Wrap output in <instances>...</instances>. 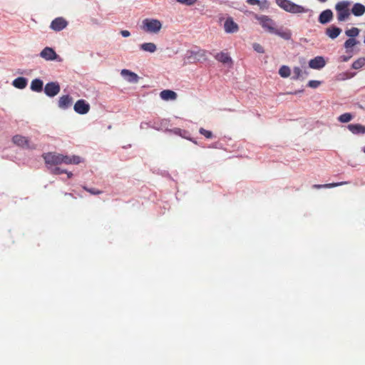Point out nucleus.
I'll return each mask as SVG.
<instances>
[{
    "mask_svg": "<svg viewBox=\"0 0 365 365\" xmlns=\"http://www.w3.org/2000/svg\"><path fill=\"white\" fill-rule=\"evenodd\" d=\"M43 158L47 168L57 166L63 163L66 165H77L81 163V158L79 156L63 155L56 153H45L43 155Z\"/></svg>",
    "mask_w": 365,
    "mask_h": 365,
    "instance_id": "obj_1",
    "label": "nucleus"
},
{
    "mask_svg": "<svg viewBox=\"0 0 365 365\" xmlns=\"http://www.w3.org/2000/svg\"><path fill=\"white\" fill-rule=\"evenodd\" d=\"M351 3L348 1H341L335 5V10L336 11L337 20L339 21H344L349 19L350 16L349 6Z\"/></svg>",
    "mask_w": 365,
    "mask_h": 365,
    "instance_id": "obj_2",
    "label": "nucleus"
},
{
    "mask_svg": "<svg viewBox=\"0 0 365 365\" xmlns=\"http://www.w3.org/2000/svg\"><path fill=\"white\" fill-rule=\"evenodd\" d=\"M277 3L282 9L292 14H301L307 11V9L303 6L289 0H277Z\"/></svg>",
    "mask_w": 365,
    "mask_h": 365,
    "instance_id": "obj_3",
    "label": "nucleus"
},
{
    "mask_svg": "<svg viewBox=\"0 0 365 365\" xmlns=\"http://www.w3.org/2000/svg\"><path fill=\"white\" fill-rule=\"evenodd\" d=\"M141 28L147 33L158 34L162 29V23L158 19H145L142 22Z\"/></svg>",
    "mask_w": 365,
    "mask_h": 365,
    "instance_id": "obj_4",
    "label": "nucleus"
},
{
    "mask_svg": "<svg viewBox=\"0 0 365 365\" xmlns=\"http://www.w3.org/2000/svg\"><path fill=\"white\" fill-rule=\"evenodd\" d=\"M255 18L259 21V24L266 31L271 34H273L275 31L276 24L269 16L255 14Z\"/></svg>",
    "mask_w": 365,
    "mask_h": 365,
    "instance_id": "obj_5",
    "label": "nucleus"
},
{
    "mask_svg": "<svg viewBox=\"0 0 365 365\" xmlns=\"http://www.w3.org/2000/svg\"><path fill=\"white\" fill-rule=\"evenodd\" d=\"M61 91V87L57 82H50L46 84L44 93L49 97L56 96Z\"/></svg>",
    "mask_w": 365,
    "mask_h": 365,
    "instance_id": "obj_6",
    "label": "nucleus"
},
{
    "mask_svg": "<svg viewBox=\"0 0 365 365\" xmlns=\"http://www.w3.org/2000/svg\"><path fill=\"white\" fill-rule=\"evenodd\" d=\"M90 105L85 100L81 99L78 100L74 104L73 109L74 110L81 115H84L88 113L90 110Z\"/></svg>",
    "mask_w": 365,
    "mask_h": 365,
    "instance_id": "obj_7",
    "label": "nucleus"
},
{
    "mask_svg": "<svg viewBox=\"0 0 365 365\" xmlns=\"http://www.w3.org/2000/svg\"><path fill=\"white\" fill-rule=\"evenodd\" d=\"M68 25V22L63 17H58L53 19L50 25L51 29L56 31H60L65 29Z\"/></svg>",
    "mask_w": 365,
    "mask_h": 365,
    "instance_id": "obj_8",
    "label": "nucleus"
},
{
    "mask_svg": "<svg viewBox=\"0 0 365 365\" xmlns=\"http://www.w3.org/2000/svg\"><path fill=\"white\" fill-rule=\"evenodd\" d=\"M224 29L227 34H233L239 31V26L234 21L232 17H228L224 23Z\"/></svg>",
    "mask_w": 365,
    "mask_h": 365,
    "instance_id": "obj_9",
    "label": "nucleus"
},
{
    "mask_svg": "<svg viewBox=\"0 0 365 365\" xmlns=\"http://www.w3.org/2000/svg\"><path fill=\"white\" fill-rule=\"evenodd\" d=\"M13 143L20 147L26 148H34V146L29 145V140L26 137L16 135L12 138Z\"/></svg>",
    "mask_w": 365,
    "mask_h": 365,
    "instance_id": "obj_10",
    "label": "nucleus"
},
{
    "mask_svg": "<svg viewBox=\"0 0 365 365\" xmlns=\"http://www.w3.org/2000/svg\"><path fill=\"white\" fill-rule=\"evenodd\" d=\"M73 103V98L69 95L61 96L58 101V106L61 109L66 110L71 107Z\"/></svg>",
    "mask_w": 365,
    "mask_h": 365,
    "instance_id": "obj_11",
    "label": "nucleus"
},
{
    "mask_svg": "<svg viewBox=\"0 0 365 365\" xmlns=\"http://www.w3.org/2000/svg\"><path fill=\"white\" fill-rule=\"evenodd\" d=\"M40 56L41 58L47 61H53L57 58L56 53L52 48L50 47H46L43 48L40 53Z\"/></svg>",
    "mask_w": 365,
    "mask_h": 365,
    "instance_id": "obj_12",
    "label": "nucleus"
},
{
    "mask_svg": "<svg viewBox=\"0 0 365 365\" xmlns=\"http://www.w3.org/2000/svg\"><path fill=\"white\" fill-rule=\"evenodd\" d=\"M325 64L326 62L322 56H317L309 62V66L313 69H321Z\"/></svg>",
    "mask_w": 365,
    "mask_h": 365,
    "instance_id": "obj_13",
    "label": "nucleus"
},
{
    "mask_svg": "<svg viewBox=\"0 0 365 365\" xmlns=\"http://www.w3.org/2000/svg\"><path fill=\"white\" fill-rule=\"evenodd\" d=\"M332 19H333V13L331 11V10L327 9V10L323 11L320 14V15L319 16V21L322 24H326L329 23V21H331L332 20Z\"/></svg>",
    "mask_w": 365,
    "mask_h": 365,
    "instance_id": "obj_14",
    "label": "nucleus"
},
{
    "mask_svg": "<svg viewBox=\"0 0 365 365\" xmlns=\"http://www.w3.org/2000/svg\"><path fill=\"white\" fill-rule=\"evenodd\" d=\"M120 73L123 77L126 78L128 82L137 83L138 81V75L129 70L123 69Z\"/></svg>",
    "mask_w": 365,
    "mask_h": 365,
    "instance_id": "obj_15",
    "label": "nucleus"
},
{
    "mask_svg": "<svg viewBox=\"0 0 365 365\" xmlns=\"http://www.w3.org/2000/svg\"><path fill=\"white\" fill-rule=\"evenodd\" d=\"M341 32V29L335 26H331L326 29V34L331 39L336 38Z\"/></svg>",
    "mask_w": 365,
    "mask_h": 365,
    "instance_id": "obj_16",
    "label": "nucleus"
},
{
    "mask_svg": "<svg viewBox=\"0 0 365 365\" xmlns=\"http://www.w3.org/2000/svg\"><path fill=\"white\" fill-rule=\"evenodd\" d=\"M348 129L355 135L365 133V126L361 124H349Z\"/></svg>",
    "mask_w": 365,
    "mask_h": 365,
    "instance_id": "obj_17",
    "label": "nucleus"
},
{
    "mask_svg": "<svg viewBox=\"0 0 365 365\" xmlns=\"http://www.w3.org/2000/svg\"><path fill=\"white\" fill-rule=\"evenodd\" d=\"M160 98L164 101L175 100L177 93L171 90H164L160 93Z\"/></svg>",
    "mask_w": 365,
    "mask_h": 365,
    "instance_id": "obj_18",
    "label": "nucleus"
},
{
    "mask_svg": "<svg viewBox=\"0 0 365 365\" xmlns=\"http://www.w3.org/2000/svg\"><path fill=\"white\" fill-rule=\"evenodd\" d=\"M43 81L38 78L34 79L31 83V89L34 92H41L43 91Z\"/></svg>",
    "mask_w": 365,
    "mask_h": 365,
    "instance_id": "obj_19",
    "label": "nucleus"
},
{
    "mask_svg": "<svg viewBox=\"0 0 365 365\" xmlns=\"http://www.w3.org/2000/svg\"><path fill=\"white\" fill-rule=\"evenodd\" d=\"M12 85L19 89H24L27 86V79L24 77H18L13 81Z\"/></svg>",
    "mask_w": 365,
    "mask_h": 365,
    "instance_id": "obj_20",
    "label": "nucleus"
},
{
    "mask_svg": "<svg viewBox=\"0 0 365 365\" xmlns=\"http://www.w3.org/2000/svg\"><path fill=\"white\" fill-rule=\"evenodd\" d=\"M351 12L356 16H362L365 13V6L361 4L356 3L353 6Z\"/></svg>",
    "mask_w": 365,
    "mask_h": 365,
    "instance_id": "obj_21",
    "label": "nucleus"
},
{
    "mask_svg": "<svg viewBox=\"0 0 365 365\" xmlns=\"http://www.w3.org/2000/svg\"><path fill=\"white\" fill-rule=\"evenodd\" d=\"M215 59L223 63H227L232 61L231 58L227 53L220 52L215 56Z\"/></svg>",
    "mask_w": 365,
    "mask_h": 365,
    "instance_id": "obj_22",
    "label": "nucleus"
},
{
    "mask_svg": "<svg viewBox=\"0 0 365 365\" xmlns=\"http://www.w3.org/2000/svg\"><path fill=\"white\" fill-rule=\"evenodd\" d=\"M141 50L150 53H154L157 50V46L154 43H144L140 45Z\"/></svg>",
    "mask_w": 365,
    "mask_h": 365,
    "instance_id": "obj_23",
    "label": "nucleus"
},
{
    "mask_svg": "<svg viewBox=\"0 0 365 365\" xmlns=\"http://www.w3.org/2000/svg\"><path fill=\"white\" fill-rule=\"evenodd\" d=\"M191 56L190 57H193L195 59H197L200 61L201 58L205 59L206 58V51L205 50H198L197 51H191L190 52Z\"/></svg>",
    "mask_w": 365,
    "mask_h": 365,
    "instance_id": "obj_24",
    "label": "nucleus"
},
{
    "mask_svg": "<svg viewBox=\"0 0 365 365\" xmlns=\"http://www.w3.org/2000/svg\"><path fill=\"white\" fill-rule=\"evenodd\" d=\"M273 34L280 36L281 38H282L285 40L290 39L291 36H292V34H291L290 31H289V30L279 31L277 28L275 29V31Z\"/></svg>",
    "mask_w": 365,
    "mask_h": 365,
    "instance_id": "obj_25",
    "label": "nucleus"
},
{
    "mask_svg": "<svg viewBox=\"0 0 365 365\" xmlns=\"http://www.w3.org/2000/svg\"><path fill=\"white\" fill-rule=\"evenodd\" d=\"M247 3L250 5H258L261 9H264L268 6L267 0L260 1L259 0H247Z\"/></svg>",
    "mask_w": 365,
    "mask_h": 365,
    "instance_id": "obj_26",
    "label": "nucleus"
},
{
    "mask_svg": "<svg viewBox=\"0 0 365 365\" xmlns=\"http://www.w3.org/2000/svg\"><path fill=\"white\" fill-rule=\"evenodd\" d=\"M346 182H336V183H329V184H324V185H314L313 187L316 189H320V188H331L334 187L336 186H339L344 184H346Z\"/></svg>",
    "mask_w": 365,
    "mask_h": 365,
    "instance_id": "obj_27",
    "label": "nucleus"
},
{
    "mask_svg": "<svg viewBox=\"0 0 365 365\" xmlns=\"http://www.w3.org/2000/svg\"><path fill=\"white\" fill-rule=\"evenodd\" d=\"M354 118V115L350 113H345L338 117V120L341 123H345L351 121Z\"/></svg>",
    "mask_w": 365,
    "mask_h": 365,
    "instance_id": "obj_28",
    "label": "nucleus"
},
{
    "mask_svg": "<svg viewBox=\"0 0 365 365\" xmlns=\"http://www.w3.org/2000/svg\"><path fill=\"white\" fill-rule=\"evenodd\" d=\"M364 65H365V58L361 57L353 62L352 68L356 70V69H359V68H362Z\"/></svg>",
    "mask_w": 365,
    "mask_h": 365,
    "instance_id": "obj_29",
    "label": "nucleus"
},
{
    "mask_svg": "<svg viewBox=\"0 0 365 365\" xmlns=\"http://www.w3.org/2000/svg\"><path fill=\"white\" fill-rule=\"evenodd\" d=\"M279 74L282 78H287L290 76V68L287 66H282L279 70Z\"/></svg>",
    "mask_w": 365,
    "mask_h": 365,
    "instance_id": "obj_30",
    "label": "nucleus"
},
{
    "mask_svg": "<svg viewBox=\"0 0 365 365\" xmlns=\"http://www.w3.org/2000/svg\"><path fill=\"white\" fill-rule=\"evenodd\" d=\"M346 35L350 37V38H354L359 34V29L356 27H353L351 29L346 30L345 32Z\"/></svg>",
    "mask_w": 365,
    "mask_h": 365,
    "instance_id": "obj_31",
    "label": "nucleus"
},
{
    "mask_svg": "<svg viewBox=\"0 0 365 365\" xmlns=\"http://www.w3.org/2000/svg\"><path fill=\"white\" fill-rule=\"evenodd\" d=\"M357 43H359V41H356L355 38H349L345 41L344 46L345 48L348 50L349 48H351L356 46Z\"/></svg>",
    "mask_w": 365,
    "mask_h": 365,
    "instance_id": "obj_32",
    "label": "nucleus"
},
{
    "mask_svg": "<svg viewBox=\"0 0 365 365\" xmlns=\"http://www.w3.org/2000/svg\"><path fill=\"white\" fill-rule=\"evenodd\" d=\"M50 173L53 175H60L66 173V170H63L57 166L48 167L47 168Z\"/></svg>",
    "mask_w": 365,
    "mask_h": 365,
    "instance_id": "obj_33",
    "label": "nucleus"
},
{
    "mask_svg": "<svg viewBox=\"0 0 365 365\" xmlns=\"http://www.w3.org/2000/svg\"><path fill=\"white\" fill-rule=\"evenodd\" d=\"M302 71L299 67H294L293 68L292 79L297 80L302 76Z\"/></svg>",
    "mask_w": 365,
    "mask_h": 365,
    "instance_id": "obj_34",
    "label": "nucleus"
},
{
    "mask_svg": "<svg viewBox=\"0 0 365 365\" xmlns=\"http://www.w3.org/2000/svg\"><path fill=\"white\" fill-rule=\"evenodd\" d=\"M199 133L201 135H204L207 139H210L213 136V134H212V133L210 130H205L203 128H200Z\"/></svg>",
    "mask_w": 365,
    "mask_h": 365,
    "instance_id": "obj_35",
    "label": "nucleus"
},
{
    "mask_svg": "<svg viewBox=\"0 0 365 365\" xmlns=\"http://www.w3.org/2000/svg\"><path fill=\"white\" fill-rule=\"evenodd\" d=\"M83 188L91 195H100L103 192L101 190L96 188H88L86 186H83Z\"/></svg>",
    "mask_w": 365,
    "mask_h": 365,
    "instance_id": "obj_36",
    "label": "nucleus"
},
{
    "mask_svg": "<svg viewBox=\"0 0 365 365\" xmlns=\"http://www.w3.org/2000/svg\"><path fill=\"white\" fill-rule=\"evenodd\" d=\"M253 48L255 51L259 53H263L264 52V48L257 43H255L253 44Z\"/></svg>",
    "mask_w": 365,
    "mask_h": 365,
    "instance_id": "obj_37",
    "label": "nucleus"
},
{
    "mask_svg": "<svg viewBox=\"0 0 365 365\" xmlns=\"http://www.w3.org/2000/svg\"><path fill=\"white\" fill-rule=\"evenodd\" d=\"M321 84V82L319 81L312 80L308 83V86L310 88H316Z\"/></svg>",
    "mask_w": 365,
    "mask_h": 365,
    "instance_id": "obj_38",
    "label": "nucleus"
},
{
    "mask_svg": "<svg viewBox=\"0 0 365 365\" xmlns=\"http://www.w3.org/2000/svg\"><path fill=\"white\" fill-rule=\"evenodd\" d=\"M197 0H177L178 2L186 4L188 6L193 5L197 2Z\"/></svg>",
    "mask_w": 365,
    "mask_h": 365,
    "instance_id": "obj_39",
    "label": "nucleus"
},
{
    "mask_svg": "<svg viewBox=\"0 0 365 365\" xmlns=\"http://www.w3.org/2000/svg\"><path fill=\"white\" fill-rule=\"evenodd\" d=\"M120 34H121V35H122L123 37H128V36H130V33L128 31H127V30H123V31H120Z\"/></svg>",
    "mask_w": 365,
    "mask_h": 365,
    "instance_id": "obj_40",
    "label": "nucleus"
},
{
    "mask_svg": "<svg viewBox=\"0 0 365 365\" xmlns=\"http://www.w3.org/2000/svg\"><path fill=\"white\" fill-rule=\"evenodd\" d=\"M341 58H342V61H348L351 56H343Z\"/></svg>",
    "mask_w": 365,
    "mask_h": 365,
    "instance_id": "obj_41",
    "label": "nucleus"
},
{
    "mask_svg": "<svg viewBox=\"0 0 365 365\" xmlns=\"http://www.w3.org/2000/svg\"><path fill=\"white\" fill-rule=\"evenodd\" d=\"M66 173V174H67V175H68V178H71L73 176V174H72V173H71V172H67V171L66 170V173Z\"/></svg>",
    "mask_w": 365,
    "mask_h": 365,
    "instance_id": "obj_42",
    "label": "nucleus"
},
{
    "mask_svg": "<svg viewBox=\"0 0 365 365\" xmlns=\"http://www.w3.org/2000/svg\"><path fill=\"white\" fill-rule=\"evenodd\" d=\"M320 2H326L327 0H318Z\"/></svg>",
    "mask_w": 365,
    "mask_h": 365,
    "instance_id": "obj_43",
    "label": "nucleus"
},
{
    "mask_svg": "<svg viewBox=\"0 0 365 365\" xmlns=\"http://www.w3.org/2000/svg\"><path fill=\"white\" fill-rule=\"evenodd\" d=\"M363 151H364V153H365V147L364 148Z\"/></svg>",
    "mask_w": 365,
    "mask_h": 365,
    "instance_id": "obj_44",
    "label": "nucleus"
}]
</instances>
